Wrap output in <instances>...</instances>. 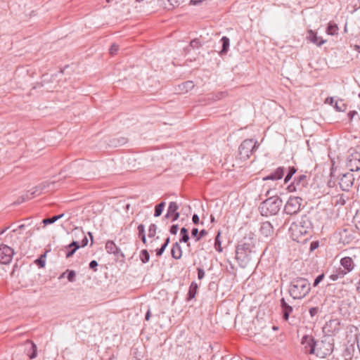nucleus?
Listing matches in <instances>:
<instances>
[{"label":"nucleus","mask_w":360,"mask_h":360,"mask_svg":"<svg viewBox=\"0 0 360 360\" xmlns=\"http://www.w3.org/2000/svg\"><path fill=\"white\" fill-rule=\"evenodd\" d=\"M302 344L304 346L305 353L316 354L321 358L330 354L333 350L331 344L324 341L316 342L312 336L304 335L302 339Z\"/></svg>","instance_id":"1"},{"label":"nucleus","mask_w":360,"mask_h":360,"mask_svg":"<svg viewBox=\"0 0 360 360\" xmlns=\"http://www.w3.org/2000/svg\"><path fill=\"white\" fill-rule=\"evenodd\" d=\"M312 229V224L309 217L302 215L297 222H294L290 227V232L294 240L300 241L301 237L309 233Z\"/></svg>","instance_id":"2"},{"label":"nucleus","mask_w":360,"mask_h":360,"mask_svg":"<svg viewBox=\"0 0 360 360\" xmlns=\"http://www.w3.org/2000/svg\"><path fill=\"white\" fill-rule=\"evenodd\" d=\"M311 286L308 280L297 277L290 282L289 293L293 299H302L309 294Z\"/></svg>","instance_id":"3"},{"label":"nucleus","mask_w":360,"mask_h":360,"mask_svg":"<svg viewBox=\"0 0 360 360\" xmlns=\"http://www.w3.org/2000/svg\"><path fill=\"white\" fill-rule=\"evenodd\" d=\"M254 248L255 243L252 238L248 239L245 238L236 247V258L239 262H241L242 266H246Z\"/></svg>","instance_id":"4"},{"label":"nucleus","mask_w":360,"mask_h":360,"mask_svg":"<svg viewBox=\"0 0 360 360\" xmlns=\"http://www.w3.org/2000/svg\"><path fill=\"white\" fill-rule=\"evenodd\" d=\"M283 205L282 200L278 196H273L263 201L259 210L262 216L276 215L281 210Z\"/></svg>","instance_id":"5"},{"label":"nucleus","mask_w":360,"mask_h":360,"mask_svg":"<svg viewBox=\"0 0 360 360\" xmlns=\"http://www.w3.org/2000/svg\"><path fill=\"white\" fill-rule=\"evenodd\" d=\"M257 147V141H254L253 139L243 141L238 148L240 158L243 160L249 158L250 155Z\"/></svg>","instance_id":"6"},{"label":"nucleus","mask_w":360,"mask_h":360,"mask_svg":"<svg viewBox=\"0 0 360 360\" xmlns=\"http://www.w3.org/2000/svg\"><path fill=\"white\" fill-rule=\"evenodd\" d=\"M302 198L298 196H290L284 207V211L287 214H297L301 207Z\"/></svg>","instance_id":"7"},{"label":"nucleus","mask_w":360,"mask_h":360,"mask_svg":"<svg viewBox=\"0 0 360 360\" xmlns=\"http://www.w3.org/2000/svg\"><path fill=\"white\" fill-rule=\"evenodd\" d=\"M347 167L351 172H357L360 169V153L353 148L349 150V155L347 158Z\"/></svg>","instance_id":"8"},{"label":"nucleus","mask_w":360,"mask_h":360,"mask_svg":"<svg viewBox=\"0 0 360 360\" xmlns=\"http://www.w3.org/2000/svg\"><path fill=\"white\" fill-rule=\"evenodd\" d=\"M308 183L307 176L302 174L295 178L293 183L288 186L289 192H298L303 193L306 191Z\"/></svg>","instance_id":"9"},{"label":"nucleus","mask_w":360,"mask_h":360,"mask_svg":"<svg viewBox=\"0 0 360 360\" xmlns=\"http://www.w3.org/2000/svg\"><path fill=\"white\" fill-rule=\"evenodd\" d=\"M341 329V322L338 319H330L323 327V332L329 336L337 334Z\"/></svg>","instance_id":"10"},{"label":"nucleus","mask_w":360,"mask_h":360,"mask_svg":"<svg viewBox=\"0 0 360 360\" xmlns=\"http://www.w3.org/2000/svg\"><path fill=\"white\" fill-rule=\"evenodd\" d=\"M14 250L6 245H0V264H9L13 257Z\"/></svg>","instance_id":"11"},{"label":"nucleus","mask_w":360,"mask_h":360,"mask_svg":"<svg viewBox=\"0 0 360 360\" xmlns=\"http://www.w3.org/2000/svg\"><path fill=\"white\" fill-rule=\"evenodd\" d=\"M354 178L353 174L348 172L342 174L339 184L342 191H348L353 185Z\"/></svg>","instance_id":"12"},{"label":"nucleus","mask_w":360,"mask_h":360,"mask_svg":"<svg viewBox=\"0 0 360 360\" xmlns=\"http://www.w3.org/2000/svg\"><path fill=\"white\" fill-rule=\"evenodd\" d=\"M355 234L356 233H354L352 231L345 229L340 233V240L344 244H349L355 240Z\"/></svg>","instance_id":"13"},{"label":"nucleus","mask_w":360,"mask_h":360,"mask_svg":"<svg viewBox=\"0 0 360 360\" xmlns=\"http://www.w3.org/2000/svg\"><path fill=\"white\" fill-rule=\"evenodd\" d=\"M260 233L264 237L271 236L274 233V227L269 221H264L261 224L259 229Z\"/></svg>","instance_id":"14"},{"label":"nucleus","mask_w":360,"mask_h":360,"mask_svg":"<svg viewBox=\"0 0 360 360\" xmlns=\"http://www.w3.org/2000/svg\"><path fill=\"white\" fill-rule=\"evenodd\" d=\"M307 39L318 46H322L326 41V40L318 37L316 33L313 32L311 30L308 31Z\"/></svg>","instance_id":"15"},{"label":"nucleus","mask_w":360,"mask_h":360,"mask_svg":"<svg viewBox=\"0 0 360 360\" xmlns=\"http://www.w3.org/2000/svg\"><path fill=\"white\" fill-rule=\"evenodd\" d=\"M284 175V168L283 167H278L274 172L264 177V180L276 181L282 179Z\"/></svg>","instance_id":"16"},{"label":"nucleus","mask_w":360,"mask_h":360,"mask_svg":"<svg viewBox=\"0 0 360 360\" xmlns=\"http://www.w3.org/2000/svg\"><path fill=\"white\" fill-rule=\"evenodd\" d=\"M169 214L172 215V221H176L180 216L179 212H178L179 205L176 202H171L168 207Z\"/></svg>","instance_id":"17"},{"label":"nucleus","mask_w":360,"mask_h":360,"mask_svg":"<svg viewBox=\"0 0 360 360\" xmlns=\"http://www.w3.org/2000/svg\"><path fill=\"white\" fill-rule=\"evenodd\" d=\"M281 306L282 308L283 319L285 321H288L289 319L290 314L293 310L292 307L285 302L284 298L281 300Z\"/></svg>","instance_id":"18"},{"label":"nucleus","mask_w":360,"mask_h":360,"mask_svg":"<svg viewBox=\"0 0 360 360\" xmlns=\"http://www.w3.org/2000/svg\"><path fill=\"white\" fill-rule=\"evenodd\" d=\"M25 345L29 347V348H26L27 354L30 357V359H33L37 357V345L32 341L27 340L25 342Z\"/></svg>","instance_id":"19"},{"label":"nucleus","mask_w":360,"mask_h":360,"mask_svg":"<svg viewBox=\"0 0 360 360\" xmlns=\"http://www.w3.org/2000/svg\"><path fill=\"white\" fill-rule=\"evenodd\" d=\"M340 264L344 269L347 271V272L352 271L355 266L353 259L349 257H345L342 258Z\"/></svg>","instance_id":"20"},{"label":"nucleus","mask_w":360,"mask_h":360,"mask_svg":"<svg viewBox=\"0 0 360 360\" xmlns=\"http://www.w3.org/2000/svg\"><path fill=\"white\" fill-rule=\"evenodd\" d=\"M80 248V245L77 241H73L65 247L67 250L66 257L70 258L72 257L75 252Z\"/></svg>","instance_id":"21"},{"label":"nucleus","mask_w":360,"mask_h":360,"mask_svg":"<svg viewBox=\"0 0 360 360\" xmlns=\"http://www.w3.org/2000/svg\"><path fill=\"white\" fill-rule=\"evenodd\" d=\"M105 250L108 253L114 254L115 255H118L120 253V248L112 240L107 241L105 244Z\"/></svg>","instance_id":"22"},{"label":"nucleus","mask_w":360,"mask_h":360,"mask_svg":"<svg viewBox=\"0 0 360 360\" xmlns=\"http://www.w3.org/2000/svg\"><path fill=\"white\" fill-rule=\"evenodd\" d=\"M172 257L175 259H181L182 256V250L179 243H175L172 245V248L171 250Z\"/></svg>","instance_id":"23"},{"label":"nucleus","mask_w":360,"mask_h":360,"mask_svg":"<svg viewBox=\"0 0 360 360\" xmlns=\"http://www.w3.org/2000/svg\"><path fill=\"white\" fill-rule=\"evenodd\" d=\"M198 286L195 282H192L188 292V300L193 299L197 293Z\"/></svg>","instance_id":"24"},{"label":"nucleus","mask_w":360,"mask_h":360,"mask_svg":"<svg viewBox=\"0 0 360 360\" xmlns=\"http://www.w3.org/2000/svg\"><path fill=\"white\" fill-rule=\"evenodd\" d=\"M41 193V191H40L39 187L37 186L32 189V191L30 193H27L26 195L22 196V202H23L26 200L31 199L36 195H39Z\"/></svg>","instance_id":"25"},{"label":"nucleus","mask_w":360,"mask_h":360,"mask_svg":"<svg viewBox=\"0 0 360 360\" xmlns=\"http://www.w3.org/2000/svg\"><path fill=\"white\" fill-rule=\"evenodd\" d=\"M221 41L222 42V49L220 51V54L224 55L229 51L230 41L227 37L224 36L221 39Z\"/></svg>","instance_id":"26"},{"label":"nucleus","mask_w":360,"mask_h":360,"mask_svg":"<svg viewBox=\"0 0 360 360\" xmlns=\"http://www.w3.org/2000/svg\"><path fill=\"white\" fill-rule=\"evenodd\" d=\"M63 216H64V214H58V215L53 216L52 217H50V218L44 219L42 220V223L44 224V226H46V225H49V224H53L57 220H58V219H61L62 217H63Z\"/></svg>","instance_id":"27"},{"label":"nucleus","mask_w":360,"mask_h":360,"mask_svg":"<svg viewBox=\"0 0 360 360\" xmlns=\"http://www.w3.org/2000/svg\"><path fill=\"white\" fill-rule=\"evenodd\" d=\"M338 27L335 23L329 22L326 29L328 34L335 35L338 34Z\"/></svg>","instance_id":"28"},{"label":"nucleus","mask_w":360,"mask_h":360,"mask_svg":"<svg viewBox=\"0 0 360 360\" xmlns=\"http://www.w3.org/2000/svg\"><path fill=\"white\" fill-rule=\"evenodd\" d=\"M168 4L165 3V7L167 10H171L175 7L179 6L183 0H167Z\"/></svg>","instance_id":"29"},{"label":"nucleus","mask_w":360,"mask_h":360,"mask_svg":"<svg viewBox=\"0 0 360 360\" xmlns=\"http://www.w3.org/2000/svg\"><path fill=\"white\" fill-rule=\"evenodd\" d=\"M180 233L181 236V238H180L179 241L181 243H187L189 240V236H188V231L185 227H183L181 229Z\"/></svg>","instance_id":"30"},{"label":"nucleus","mask_w":360,"mask_h":360,"mask_svg":"<svg viewBox=\"0 0 360 360\" xmlns=\"http://www.w3.org/2000/svg\"><path fill=\"white\" fill-rule=\"evenodd\" d=\"M165 207V202H161L160 203L157 205L155 207L154 217H160L162 214Z\"/></svg>","instance_id":"31"},{"label":"nucleus","mask_w":360,"mask_h":360,"mask_svg":"<svg viewBox=\"0 0 360 360\" xmlns=\"http://www.w3.org/2000/svg\"><path fill=\"white\" fill-rule=\"evenodd\" d=\"M334 107L336 109V110L338 112H344L347 109V106L344 103L343 100H342V99L338 100L335 102Z\"/></svg>","instance_id":"32"},{"label":"nucleus","mask_w":360,"mask_h":360,"mask_svg":"<svg viewBox=\"0 0 360 360\" xmlns=\"http://www.w3.org/2000/svg\"><path fill=\"white\" fill-rule=\"evenodd\" d=\"M139 257L143 263H146L150 259V255L147 250H142L140 252Z\"/></svg>","instance_id":"33"},{"label":"nucleus","mask_w":360,"mask_h":360,"mask_svg":"<svg viewBox=\"0 0 360 360\" xmlns=\"http://www.w3.org/2000/svg\"><path fill=\"white\" fill-rule=\"evenodd\" d=\"M65 274H66L67 278L70 282L75 281L76 273L74 270L67 269Z\"/></svg>","instance_id":"34"},{"label":"nucleus","mask_w":360,"mask_h":360,"mask_svg":"<svg viewBox=\"0 0 360 360\" xmlns=\"http://www.w3.org/2000/svg\"><path fill=\"white\" fill-rule=\"evenodd\" d=\"M219 238H220V232L218 233V234L217 235V236L215 238L214 248L217 251H218L219 252H221L222 251V248L221 246V240H220Z\"/></svg>","instance_id":"35"},{"label":"nucleus","mask_w":360,"mask_h":360,"mask_svg":"<svg viewBox=\"0 0 360 360\" xmlns=\"http://www.w3.org/2000/svg\"><path fill=\"white\" fill-rule=\"evenodd\" d=\"M157 226L155 224H151L148 229V237L153 238L156 234Z\"/></svg>","instance_id":"36"},{"label":"nucleus","mask_w":360,"mask_h":360,"mask_svg":"<svg viewBox=\"0 0 360 360\" xmlns=\"http://www.w3.org/2000/svg\"><path fill=\"white\" fill-rule=\"evenodd\" d=\"M295 172L296 169L294 167H289L288 172L285 177V183H287Z\"/></svg>","instance_id":"37"},{"label":"nucleus","mask_w":360,"mask_h":360,"mask_svg":"<svg viewBox=\"0 0 360 360\" xmlns=\"http://www.w3.org/2000/svg\"><path fill=\"white\" fill-rule=\"evenodd\" d=\"M45 255H42L41 257L37 259L35 262L36 264L41 268L44 267L45 266Z\"/></svg>","instance_id":"38"},{"label":"nucleus","mask_w":360,"mask_h":360,"mask_svg":"<svg viewBox=\"0 0 360 360\" xmlns=\"http://www.w3.org/2000/svg\"><path fill=\"white\" fill-rule=\"evenodd\" d=\"M118 49H119L118 45L116 44H112L109 49V53L110 55L113 56V55L116 54Z\"/></svg>","instance_id":"39"},{"label":"nucleus","mask_w":360,"mask_h":360,"mask_svg":"<svg viewBox=\"0 0 360 360\" xmlns=\"http://www.w3.org/2000/svg\"><path fill=\"white\" fill-rule=\"evenodd\" d=\"M324 276H325L323 274H321L319 276H318L314 281L313 286L316 287L323 281Z\"/></svg>","instance_id":"40"},{"label":"nucleus","mask_w":360,"mask_h":360,"mask_svg":"<svg viewBox=\"0 0 360 360\" xmlns=\"http://www.w3.org/2000/svg\"><path fill=\"white\" fill-rule=\"evenodd\" d=\"M138 232H139V237L146 235L145 234V226L143 224H139L138 226Z\"/></svg>","instance_id":"41"},{"label":"nucleus","mask_w":360,"mask_h":360,"mask_svg":"<svg viewBox=\"0 0 360 360\" xmlns=\"http://www.w3.org/2000/svg\"><path fill=\"white\" fill-rule=\"evenodd\" d=\"M198 278L201 280L205 277V271L201 268H198Z\"/></svg>","instance_id":"42"},{"label":"nucleus","mask_w":360,"mask_h":360,"mask_svg":"<svg viewBox=\"0 0 360 360\" xmlns=\"http://www.w3.org/2000/svg\"><path fill=\"white\" fill-rule=\"evenodd\" d=\"M178 229H179V226L177 224H174L172 225L171 227H170V229H169V232L172 233V234H176L177 231H178Z\"/></svg>","instance_id":"43"},{"label":"nucleus","mask_w":360,"mask_h":360,"mask_svg":"<svg viewBox=\"0 0 360 360\" xmlns=\"http://www.w3.org/2000/svg\"><path fill=\"white\" fill-rule=\"evenodd\" d=\"M166 246H165L164 245H162L161 248H158L156 250V255L157 256H161L162 255V253L164 252L165 250L166 249Z\"/></svg>","instance_id":"44"},{"label":"nucleus","mask_w":360,"mask_h":360,"mask_svg":"<svg viewBox=\"0 0 360 360\" xmlns=\"http://www.w3.org/2000/svg\"><path fill=\"white\" fill-rule=\"evenodd\" d=\"M309 314L311 316H314L318 314L319 309L317 307H311L309 309Z\"/></svg>","instance_id":"45"},{"label":"nucleus","mask_w":360,"mask_h":360,"mask_svg":"<svg viewBox=\"0 0 360 360\" xmlns=\"http://www.w3.org/2000/svg\"><path fill=\"white\" fill-rule=\"evenodd\" d=\"M207 234V231L205 229L201 230L199 232V236L197 237L196 240H200L202 237L205 236Z\"/></svg>","instance_id":"46"},{"label":"nucleus","mask_w":360,"mask_h":360,"mask_svg":"<svg viewBox=\"0 0 360 360\" xmlns=\"http://www.w3.org/2000/svg\"><path fill=\"white\" fill-rule=\"evenodd\" d=\"M98 266V262L96 260H92L89 263V268L93 269L94 271H96V267Z\"/></svg>","instance_id":"47"},{"label":"nucleus","mask_w":360,"mask_h":360,"mask_svg":"<svg viewBox=\"0 0 360 360\" xmlns=\"http://www.w3.org/2000/svg\"><path fill=\"white\" fill-rule=\"evenodd\" d=\"M190 46L192 47V48H197L199 46V41L198 39H193L192 40L191 42H190Z\"/></svg>","instance_id":"48"},{"label":"nucleus","mask_w":360,"mask_h":360,"mask_svg":"<svg viewBox=\"0 0 360 360\" xmlns=\"http://www.w3.org/2000/svg\"><path fill=\"white\" fill-rule=\"evenodd\" d=\"M191 236L194 238H195V239L197 238V237L199 236V231H198V229L197 228H193L192 230H191Z\"/></svg>","instance_id":"49"},{"label":"nucleus","mask_w":360,"mask_h":360,"mask_svg":"<svg viewBox=\"0 0 360 360\" xmlns=\"http://www.w3.org/2000/svg\"><path fill=\"white\" fill-rule=\"evenodd\" d=\"M192 221L194 224H198L200 221V219L198 214H194L192 217Z\"/></svg>","instance_id":"50"},{"label":"nucleus","mask_w":360,"mask_h":360,"mask_svg":"<svg viewBox=\"0 0 360 360\" xmlns=\"http://www.w3.org/2000/svg\"><path fill=\"white\" fill-rule=\"evenodd\" d=\"M347 271H345V270H342V269H340L337 274L339 275V277L340 278H343L347 274Z\"/></svg>","instance_id":"51"},{"label":"nucleus","mask_w":360,"mask_h":360,"mask_svg":"<svg viewBox=\"0 0 360 360\" xmlns=\"http://www.w3.org/2000/svg\"><path fill=\"white\" fill-rule=\"evenodd\" d=\"M48 186H49V183L43 182L42 184H39L38 186L39 187L40 191L42 192V191L44 190Z\"/></svg>","instance_id":"52"},{"label":"nucleus","mask_w":360,"mask_h":360,"mask_svg":"<svg viewBox=\"0 0 360 360\" xmlns=\"http://www.w3.org/2000/svg\"><path fill=\"white\" fill-rule=\"evenodd\" d=\"M88 244V238L84 236L82 240V247H85Z\"/></svg>","instance_id":"53"},{"label":"nucleus","mask_w":360,"mask_h":360,"mask_svg":"<svg viewBox=\"0 0 360 360\" xmlns=\"http://www.w3.org/2000/svg\"><path fill=\"white\" fill-rule=\"evenodd\" d=\"M330 277L331 280H333V281H336L340 278L339 275L337 273L333 274L332 275H330Z\"/></svg>","instance_id":"54"},{"label":"nucleus","mask_w":360,"mask_h":360,"mask_svg":"<svg viewBox=\"0 0 360 360\" xmlns=\"http://www.w3.org/2000/svg\"><path fill=\"white\" fill-rule=\"evenodd\" d=\"M318 247V243L317 242H312L310 245L311 250H313L316 249Z\"/></svg>","instance_id":"55"},{"label":"nucleus","mask_w":360,"mask_h":360,"mask_svg":"<svg viewBox=\"0 0 360 360\" xmlns=\"http://www.w3.org/2000/svg\"><path fill=\"white\" fill-rule=\"evenodd\" d=\"M326 103H328L330 105H332L333 103V97H328L326 100Z\"/></svg>","instance_id":"56"},{"label":"nucleus","mask_w":360,"mask_h":360,"mask_svg":"<svg viewBox=\"0 0 360 360\" xmlns=\"http://www.w3.org/2000/svg\"><path fill=\"white\" fill-rule=\"evenodd\" d=\"M150 315H151L150 311V309H148V311L146 312V316H145V319L146 321H148L150 319Z\"/></svg>","instance_id":"57"},{"label":"nucleus","mask_w":360,"mask_h":360,"mask_svg":"<svg viewBox=\"0 0 360 360\" xmlns=\"http://www.w3.org/2000/svg\"><path fill=\"white\" fill-rule=\"evenodd\" d=\"M356 114V111H350L349 113H348V116L350 117V119L352 120L353 118V117L354 116V115Z\"/></svg>","instance_id":"58"},{"label":"nucleus","mask_w":360,"mask_h":360,"mask_svg":"<svg viewBox=\"0 0 360 360\" xmlns=\"http://www.w3.org/2000/svg\"><path fill=\"white\" fill-rule=\"evenodd\" d=\"M126 139L124 138H122L120 140H118V145H123L126 143Z\"/></svg>","instance_id":"59"},{"label":"nucleus","mask_w":360,"mask_h":360,"mask_svg":"<svg viewBox=\"0 0 360 360\" xmlns=\"http://www.w3.org/2000/svg\"><path fill=\"white\" fill-rule=\"evenodd\" d=\"M139 238L141 239L142 242H143L145 245H146V244H147V240H146V235L141 236H140Z\"/></svg>","instance_id":"60"},{"label":"nucleus","mask_w":360,"mask_h":360,"mask_svg":"<svg viewBox=\"0 0 360 360\" xmlns=\"http://www.w3.org/2000/svg\"><path fill=\"white\" fill-rule=\"evenodd\" d=\"M188 87L191 88L193 86V82L191 81L186 82L185 84Z\"/></svg>","instance_id":"61"},{"label":"nucleus","mask_w":360,"mask_h":360,"mask_svg":"<svg viewBox=\"0 0 360 360\" xmlns=\"http://www.w3.org/2000/svg\"><path fill=\"white\" fill-rule=\"evenodd\" d=\"M169 241H170L169 237H167L165 239V242H164V243L162 245H164L165 246L167 247L168 244L169 243Z\"/></svg>","instance_id":"62"},{"label":"nucleus","mask_w":360,"mask_h":360,"mask_svg":"<svg viewBox=\"0 0 360 360\" xmlns=\"http://www.w3.org/2000/svg\"><path fill=\"white\" fill-rule=\"evenodd\" d=\"M344 360H360V356L351 357L349 359H345Z\"/></svg>","instance_id":"63"},{"label":"nucleus","mask_w":360,"mask_h":360,"mask_svg":"<svg viewBox=\"0 0 360 360\" xmlns=\"http://www.w3.org/2000/svg\"><path fill=\"white\" fill-rule=\"evenodd\" d=\"M356 290L360 292V281L358 282L356 285Z\"/></svg>","instance_id":"64"}]
</instances>
